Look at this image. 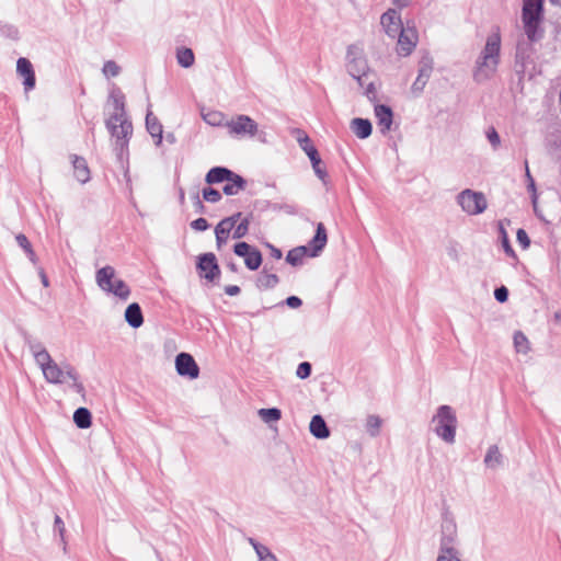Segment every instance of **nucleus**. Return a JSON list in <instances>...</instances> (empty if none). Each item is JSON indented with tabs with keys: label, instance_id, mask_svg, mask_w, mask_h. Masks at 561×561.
<instances>
[{
	"label": "nucleus",
	"instance_id": "nucleus-1",
	"mask_svg": "<svg viewBox=\"0 0 561 561\" xmlns=\"http://www.w3.org/2000/svg\"><path fill=\"white\" fill-rule=\"evenodd\" d=\"M107 102L113 105L114 113L105 121V126L115 138L114 151L119 162L128 157V144L133 135V124L126 112V98L123 91L115 84L108 93Z\"/></svg>",
	"mask_w": 561,
	"mask_h": 561
},
{
	"label": "nucleus",
	"instance_id": "nucleus-2",
	"mask_svg": "<svg viewBox=\"0 0 561 561\" xmlns=\"http://www.w3.org/2000/svg\"><path fill=\"white\" fill-rule=\"evenodd\" d=\"M502 36L499 27H494L486 36L485 44L476 58L472 78L478 83L491 80L501 64Z\"/></svg>",
	"mask_w": 561,
	"mask_h": 561
},
{
	"label": "nucleus",
	"instance_id": "nucleus-3",
	"mask_svg": "<svg viewBox=\"0 0 561 561\" xmlns=\"http://www.w3.org/2000/svg\"><path fill=\"white\" fill-rule=\"evenodd\" d=\"M431 428L444 443L453 445L456 442L458 420L456 411L447 404L439 405L433 414Z\"/></svg>",
	"mask_w": 561,
	"mask_h": 561
},
{
	"label": "nucleus",
	"instance_id": "nucleus-4",
	"mask_svg": "<svg viewBox=\"0 0 561 561\" xmlns=\"http://www.w3.org/2000/svg\"><path fill=\"white\" fill-rule=\"evenodd\" d=\"M116 271L111 265L99 268L95 273V282L100 289L107 295H113L122 301L128 300L131 290L124 279L116 278Z\"/></svg>",
	"mask_w": 561,
	"mask_h": 561
},
{
	"label": "nucleus",
	"instance_id": "nucleus-5",
	"mask_svg": "<svg viewBox=\"0 0 561 561\" xmlns=\"http://www.w3.org/2000/svg\"><path fill=\"white\" fill-rule=\"evenodd\" d=\"M327 242L328 236L325 227L322 222H319L317 225L316 234L309 242V245H301L291 249L286 255V261L294 266L299 265L302 263V260L308 254V252L311 257L318 256L320 252L324 249Z\"/></svg>",
	"mask_w": 561,
	"mask_h": 561
},
{
	"label": "nucleus",
	"instance_id": "nucleus-6",
	"mask_svg": "<svg viewBox=\"0 0 561 561\" xmlns=\"http://www.w3.org/2000/svg\"><path fill=\"white\" fill-rule=\"evenodd\" d=\"M227 130L233 138H257L260 141L265 142V138H263L265 134L260 130L259 124L245 114L230 117L227 123Z\"/></svg>",
	"mask_w": 561,
	"mask_h": 561
},
{
	"label": "nucleus",
	"instance_id": "nucleus-7",
	"mask_svg": "<svg viewBox=\"0 0 561 561\" xmlns=\"http://www.w3.org/2000/svg\"><path fill=\"white\" fill-rule=\"evenodd\" d=\"M543 0H524L522 10V21L524 31L530 41L540 37L539 25L542 20Z\"/></svg>",
	"mask_w": 561,
	"mask_h": 561
},
{
	"label": "nucleus",
	"instance_id": "nucleus-8",
	"mask_svg": "<svg viewBox=\"0 0 561 561\" xmlns=\"http://www.w3.org/2000/svg\"><path fill=\"white\" fill-rule=\"evenodd\" d=\"M346 69L350 76L357 81L359 87H364L367 79L374 77L362 51L355 46H351L347 49Z\"/></svg>",
	"mask_w": 561,
	"mask_h": 561
},
{
	"label": "nucleus",
	"instance_id": "nucleus-9",
	"mask_svg": "<svg viewBox=\"0 0 561 561\" xmlns=\"http://www.w3.org/2000/svg\"><path fill=\"white\" fill-rule=\"evenodd\" d=\"M456 202L463 213L477 216L488 208V199L482 192L466 188L456 196Z\"/></svg>",
	"mask_w": 561,
	"mask_h": 561
},
{
	"label": "nucleus",
	"instance_id": "nucleus-10",
	"mask_svg": "<svg viewBox=\"0 0 561 561\" xmlns=\"http://www.w3.org/2000/svg\"><path fill=\"white\" fill-rule=\"evenodd\" d=\"M457 539L458 527L456 519L450 513L445 512L442 516L438 550L457 549Z\"/></svg>",
	"mask_w": 561,
	"mask_h": 561
},
{
	"label": "nucleus",
	"instance_id": "nucleus-11",
	"mask_svg": "<svg viewBox=\"0 0 561 561\" xmlns=\"http://www.w3.org/2000/svg\"><path fill=\"white\" fill-rule=\"evenodd\" d=\"M233 252L236 255L243 257L245 266L251 271H256L262 264L261 252L247 242H238Z\"/></svg>",
	"mask_w": 561,
	"mask_h": 561
},
{
	"label": "nucleus",
	"instance_id": "nucleus-12",
	"mask_svg": "<svg viewBox=\"0 0 561 561\" xmlns=\"http://www.w3.org/2000/svg\"><path fill=\"white\" fill-rule=\"evenodd\" d=\"M397 51L401 56H409L419 42L417 31L413 25L407 24L397 35Z\"/></svg>",
	"mask_w": 561,
	"mask_h": 561
},
{
	"label": "nucleus",
	"instance_id": "nucleus-13",
	"mask_svg": "<svg viewBox=\"0 0 561 561\" xmlns=\"http://www.w3.org/2000/svg\"><path fill=\"white\" fill-rule=\"evenodd\" d=\"M197 268L199 271L201 277L209 282L216 280L220 275L217 259L213 253H205L199 256Z\"/></svg>",
	"mask_w": 561,
	"mask_h": 561
},
{
	"label": "nucleus",
	"instance_id": "nucleus-14",
	"mask_svg": "<svg viewBox=\"0 0 561 561\" xmlns=\"http://www.w3.org/2000/svg\"><path fill=\"white\" fill-rule=\"evenodd\" d=\"M199 367L191 354H178V375L195 380L199 377Z\"/></svg>",
	"mask_w": 561,
	"mask_h": 561
},
{
	"label": "nucleus",
	"instance_id": "nucleus-15",
	"mask_svg": "<svg viewBox=\"0 0 561 561\" xmlns=\"http://www.w3.org/2000/svg\"><path fill=\"white\" fill-rule=\"evenodd\" d=\"M16 73L23 78L24 91L28 92L36 85V76L32 62L25 58L20 57L16 61Z\"/></svg>",
	"mask_w": 561,
	"mask_h": 561
},
{
	"label": "nucleus",
	"instance_id": "nucleus-16",
	"mask_svg": "<svg viewBox=\"0 0 561 561\" xmlns=\"http://www.w3.org/2000/svg\"><path fill=\"white\" fill-rule=\"evenodd\" d=\"M380 23L387 35L392 38H396L399 32L404 27L399 12L394 9H389L381 15Z\"/></svg>",
	"mask_w": 561,
	"mask_h": 561
},
{
	"label": "nucleus",
	"instance_id": "nucleus-17",
	"mask_svg": "<svg viewBox=\"0 0 561 561\" xmlns=\"http://www.w3.org/2000/svg\"><path fill=\"white\" fill-rule=\"evenodd\" d=\"M241 218V213H237L230 217H227L219 221L215 228L216 243L218 249L226 244L230 232H233V228L238 220Z\"/></svg>",
	"mask_w": 561,
	"mask_h": 561
},
{
	"label": "nucleus",
	"instance_id": "nucleus-18",
	"mask_svg": "<svg viewBox=\"0 0 561 561\" xmlns=\"http://www.w3.org/2000/svg\"><path fill=\"white\" fill-rule=\"evenodd\" d=\"M124 319L130 328H140L144 324V314L140 305L138 302L129 304L125 309Z\"/></svg>",
	"mask_w": 561,
	"mask_h": 561
},
{
	"label": "nucleus",
	"instance_id": "nucleus-19",
	"mask_svg": "<svg viewBox=\"0 0 561 561\" xmlns=\"http://www.w3.org/2000/svg\"><path fill=\"white\" fill-rule=\"evenodd\" d=\"M375 116L377 118V124L382 134H387L390 131L392 126V111L387 105H376L375 106Z\"/></svg>",
	"mask_w": 561,
	"mask_h": 561
},
{
	"label": "nucleus",
	"instance_id": "nucleus-20",
	"mask_svg": "<svg viewBox=\"0 0 561 561\" xmlns=\"http://www.w3.org/2000/svg\"><path fill=\"white\" fill-rule=\"evenodd\" d=\"M146 128L151 137L154 139V145L161 147L163 142V127L156 116L151 112L147 113L146 116Z\"/></svg>",
	"mask_w": 561,
	"mask_h": 561
},
{
	"label": "nucleus",
	"instance_id": "nucleus-21",
	"mask_svg": "<svg viewBox=\"0 0 561 561\" xmlns=\"http://www.w3.org/2000/svg\"><path fill=\"white\" fill-rule=\"evenodd\" d=\"M70 158L76 179L82 184L87 183L90 180V170L87 160L77 154H71Z\"/></svg>",
	"mask_w": 561,
	"mask_h": 561
},
{
	"label": "nucleus",
	"instance_id": "nucleus-22",
	"mask_svg": "<svg viewBox=\"0 0 561 561\" xmlns=\"http://www.w3.org/2000/svg\"><path fill=\"white\" fill-rule=\"evenodd\" d=\"M350 128L354 135L359 139H366L371 135L373 126L368 119L353 118L350 123Z\"/></svg>",
	"mask_w": 561,
	"mask_h": 561
},
{
	"label": "nucleus",
	"instance_id": "nucleus-23",
	"mask_svg": "<svg viewBox=\"0 0 561 561\" xmlns=\"http://www.w3.org/2000/svg\"><path fill=\"white\" fill-rule=\"evenodd\" d=\"M309 431L318 439H325L330 436V431L321 415L312 416Z\"/></svg>",
	"mask_w": 561,
	"mask_h": 561
},
{
	"label": "nucleus",
	"instance_id": "nucleus-24",
	"mask_svg": "<svg viewBox=\"0 0 561 561\" xmlns=\"http://www.w3.org/2000/svg\"><path fill=\"white\" fill-rule=\"evenodd\" d=\"M43 375L47 382L59 385L65 381L64 368L53 362L48 367H44Z\"/></svg>",
	"mask_w": 561,
	"mask_h": 561
},
{
	"label": "nucleus",
	"instance_id": "nucleus-25",
	"mask_svg": "<svg viewBox=\"0 0 561 561\" xmlns=\"http://www.w3.org/2000/svg\"><path fill=\"white\" fill-rule=\"evenodd\" d=\"M229 176H232L231 170L224 167H216L207 172L205 181L207 184H218L227 181Z\"/></svg>",
	"mask_w": 561,
	"mask_h": 561
},
{
	"label": "nucleus",
	"instance_id": "nucleus-26",
	"mask_svg": "<svg viewBox=\"0 0 561 561\" xmlns=\"http://www.w3.org/2000/svg\"><path fill=\"white\" fill-rule=\"evenodd\" d=\"M73 423L80 430H87L92 425V413L88 408L79 407L73 412Z\"/></svg>",
	"mask_w": 561,
	"mask_h": 561
},
{
	"label": "nucleus",
	"instance_id": "nucleus-27",
	"mask_svg": "<svg viewBox=\"0 0 561 561\" xmlns=\"http://www.w3.org/2000/svg\"><path fill=\"white\" fill-rule=\"evenodd\" d=\"M225 182L224 193L229 196L237 195L245 186V181L234 172H232V176H229Z\"/></svg>",
	"mask_w": 561,
	"mask_h": 561
},
{
	"label": "nucleus",
	"instance_id": "nucleus-28",
	"mask_svg": "<svg viewBox=\"0 0 561 561\" xmlns=\"http://www.w3.org/2000/svg\"><path fill=\"white\" fill-rule=\"evenodd\" d=\"M203 119L210 126L214 127H226L229 118L219 111H208L203 113Z\"/></svg>",
	"mask_w": 561,
	"mask_h": 561
},
{
	"label": "nucleus",
	"instance_id": "nucleus-29",
	"mask_svg": "<svg viewBox=\"0 0 561 561\" xmlns=\"http://www.w3.org/2000/svg\"><path fill=\"white\" fill-rule=\"evenodd\" d=\"M249 542L255 550L257 561H278L266 546L257 542L253 538H249Z\"/></svg>",
	"mask_w": 561,
	"mask_h": 561
},
{
	"label": "nucleus",
	"instance_id": "nucleus-30",
	"mask_svg": "<svg viewBox=\"0 0 561 561\" xmlns=\"http://www.w3.org/2000/svg\"><path fill=\"white\" fill-rule=\"evenodd\" d=\"M382 420L375 414L368 415L365 423V428L370 437H377L380 434Z\"/></svg>",
	"mask_w": 561,
	"mask_h": 561
},
{
	"label": "nucleus",
	"instance_id": "nucleus-31",
	"mask_svg": "<svg viewBox=\"0 0 561 561\" xmlns=\"http://www.w3.org/2000/svg\"><path fill=\"white\" fill-rule=\"evenodd\" d=\"M502 462V455L499 450V447L493 445L489 447L486 455L484 457V463L489 468H497Z\"/></svg>",
	"mask_w": 561,
	"mask_h": 561
},
{
	"label": "nucleus",
	"instance_id": "nucleus-32",
	"mask_svg": "<svg viewBox=\"0 0 561 561\" xmlns=\"http://www.w3.org/2000/svg\"><path fill=\"white\" fill-rule=\"evenodd\" d=\"M195 62V56L191 48H178V64L184 68H191Z\"/></svg>",
	"mask_w": 561,
	"mask_h": 561
},
{
	"label": "nucleus",
	"instance_id": "nucleus-33",
	"mask_svg": "<svg viewBox=\"0 0 561 561\" xmlns=\"http://www.w3.org/2000/svg\"><path fill=\"white\" fill-rule=\"evenodd\" d=\"M257 415L264 423L277 422L282 417V412L277 408L260 409Z\"/></svg>",
	"mask_w": 561,
	"mask_h": 561
},
{
	"label": "nucleus",
	"instance_id": "nucleus-34",
	"mask_svg": "<svg viewBox=\"0 0 561 561\" xmlns=\"http://www.w3.org/2000/svg\"><path fill=\"white\" fill-rule=\"evenodd\" d=\"M0 34L11 41L18 42L20 39L19 28L11 23L0 21Z\"/></svg>",
	"mask_w": 561,
	"mask_h": 561
},
{
	"label": "nucleus",
	"instance_id": "nucleus-35",
	"mask_svg": "<svg viewBox=\"0 0 561 561\" xmlns=\"http://www.w3.org/2000/svg\"><path fill=\"white\" fill-rule=\"evenodd\" d=\"M504 222L510 224L508 220H500L499 224H497L499 232H500V238H501V241H502V245H503V249H504V251H505V253L507 255L514 256L515 252H514L513 248L511 247V243H510V240H508V236H507L506 229L504 227Z\"/></svg>",
	"mask_w": 561,
	"mask_h": 561
},
{
	"label": "nucleus",
	"instance_id": "nucleus-36",
	"mask_svg": "<svg viewBox=\"0 0 561 561\" xmlns=\"http://www.w3.org/2000/svg\"><path fill=\"white\" fill-rule=\"evenodd\" d=\"M514 346H515L516 352L522 353V354H527L530 350V344H529L528 339L520 331H517L514 334Z\"/></svg>",
	"mask_w": 561,
	"mask_h": 561
},
{
	"label": "nucleus",
	"instance_id": "nucleus-37",
	"mask_svg": "<svg viewBox=\"0 0 561 561\" xmlns=\"http://www.w3.org/2000/svg\"><path fill=\"white\" fill-rule=\"evenodd\" d=\"M297 141L307 156L310 152L317 150L316 147L311 144L309 136L305 131L297 130Z\"/></svg>",
	"mask_w": 561,
	"mask_h": 561
},
{
	"label": "nucleus",
	"instance_id": "nucleus-38",
	"mask_svg": "<svg viewBox=\"0 0 561 561\" xmlns=\"http://www.w3.org/2000/svg\"><path fill=\"white\" fill-rule=\"evenodd\" d=\"M278 283V277L275 274L262 273L257 278V286L261 288H271Z\"/></svg>",
	"mask_w": 561,
	"mask_h": 561
},
{
	"label": "nucleus",
	"instance_id": "nucleus-39",
	"mask_svg": "<svg viewBox=\"0 0 561 561\" xmlns=\"http://www.w3.org/2000/svg\"><path fill=\"white\" fill-rule=\"evenodd\" d=\"M436 561H462L458 549L438 550Z\"/></svg>",
	"mask_w": 561,
	"mask_h": 561
},
{
	"label": "nucleus",
	"instance_id": "nucleus-40",
	"mask_svg": "<svg viewBox=\"0 0 561 561\" xmlns=\"http://www.w3.org/2000/svg\"><path fill=\"white\" fill-rule=\"evenodd\" d=\"M102 72L106 78L117 77L121 73V67L114 60L104 62Z\"/></svg>",
	"mask_w": 561,
	"mask_h": 561
},
{
	"label": "nucleus",
	"instance_id": "nucleus-41",
	"mask_svg": "<svg viewBox=\"0 0 561 561\" xmlns=\"http://www.w3.org/2000/svg\"><path fill=\"white\" fill-rule=\"evenodd\" d=\"M34 359L42 371H44V367H48L54 362L47 350L37 352V354L34 355Z\"/></svg>",
	"mask_w": 561,
	"mask_h": 561
},
{
	"label": "nucleus",
	"instance_id": "nucleus-42",
	"mask_svg": "<svg viewBox=\"0 0 561 561\" xmlns=\"http://www.w3.org/2000/svg\"><path fill=\"white\" fill-rule=\"evenodd\" d=\"M364 90V94L368 98L370 101H375L377 99V87L375 81V76L370 79H367L364 87H360Z\"/></svg>",
	"mask_w": 561,
	"mask_h": 561
},
{
	"label": "nucleus",
	"instance_id": "nucleus-43",
	"mask_svg": "<svg viewBox=\"0 0 561 561\" xmlns=\"http://www.w3.org/2000/svg\"><path fill=\"white\" fill-rule=\"evenodd\" d=\"M24 342L27 345V347L33 356L35 354H37V352H42V351L46 350L44 347V345L37 339H34L31 335H25Z\"/></svg>",
	"mask_w": 561,
	"mask_h": 561
},
{
	"label": "nucleus",
	"instance_id": "nucleus-44",
	"mask_svg": "<svg viewBox=\"0 0 561 561\" xmlns=\"http://www.w3.org/2000/svg\"><path fill=\"white\" fill-rule=\"evenodd\" d=\"M249 230V219L243 218L238 225L236 224L232 232V238L240 239L243 238Z\"/></svg>",
	"mask_w": 561,
	"mask_h": 561
},
{
	"label": "nucleus",
	"instance_id": "nucleus-45",
	"mask_svg": "<svg viewBox=\"0 0 561 561\" xmlns=\"http://www.w3.org/2000/svg\"><path fill=\"white\" fill-rule=\"evenodd\" d=\"M54 533L59 535L61 542L66 546V541H65V533H66L65 523H64V520L61 519V517L59 515H55Z\"/></svg>",
	"mask_w": 561,
	"mask_h": 561
},
{
	"label": "nucleus",
	"instance_id": "nucleus-46",
	"mask_svg": "<svg viewBox=\"0 0 561 561\" xmlns=\"http://www.w3.org/2000/svg\"><path fill=\"white\" fill-rule=\"evenodd\" d=\"M203 197L206 202L217 203L221 199V194L219 191H217L215 188L207 187V188H204V191H203Z\"/></svg>",
	"mask_w": 561,
	"mask_h": 561
},
{
	"label": "nucleus",
	"instance_id": "nucleus-47",
	"mask_svg": "<svg viewBox=\"0 0 561 561\" xmlns=\"http://www.w3.org/2000/svg\"><path fill=\"white\" fill-rule=\"evenodd\" d=\"M485 135H486V138H488L489 142L491 144L492 148L494 150H496L501 145V138H500V135L497 134L496 129L494 127H490L486 130Z\"/></svg>",
	"mask_w": 561,
	"mask_h": 561
},
{
	"label": "nucleus",
	"instance_id": "nucleus-48",
	"mask_svg": "<svg viewBox=\"0 0 561 561\" xmlns=\"http://www.w3.org/2000/svg\"><path fill=\"white\" fill-rule=\"evenodd\" d=\"M311 374V365L308 362H302L298 365L296 376L299 379H306Z\"/></svg>",
	"mask_w": 561,
	"mask_h": 561
},
{
	"label": "nucleus",
	"instance_id": "nucleus-49",
	"mask_svg": "<svg viewBox=\"0 0 561 561\" xmlns=\"http://www.w3.org/2000/svg\"><path fill=\"white\" fill-rule=\"evenodd\" d=\"M69 379L72 380V382L69 385V388H71L73 391H76L77 393L84 397L85 389H84L83 383L79 380V374L75 375V377H69Z\"/></svg>",
	"mask_w": 561,
	"mask_h": 561
},
{
	"label": "nucleus",
	"instance_id": "nucleus-50",
	"mask_svg": "<svg viewBox=\"0 0 561 561\" xmlns=\"http://www.w3.org/2000/svg\"><path fill=\"white\" fill-rule=\"evenodd\" d=\"M15 241L19 244V247H21L24 250V252H27L30 249L33 248L28 238L24 233H18L15 236Z\"/></svg>",
	"mask_w": 561,
	"mask_h": 561
},
{
	"label": "nucleus",
	"instance_id": "nucleus-51",
	"mask_svg": "<svg viewBox=\"0 0 561 561\" xmlns=\"http://www.w3.org/2000/svg\"><path fill=\"white\" fill-rule=\"evenodd\" d=\"M431 73H432V66L430 64H423V65H421V67L419 69L417 78L427 83V81L431 77Z\"/></svg>",
	"mask_w": 561,
	"mask_h": 561
},
{
	"label": "nucleus",
	"instance_id": "nucleus-52",
	"mask_svg": "<svg viewBox=\"0 0 561 561\" xmlns=\"http://www.w3.org/2000/svg\"><path fill=\"white\" fill-rule=\"evenodd\" d=\"M517 241L519 244L526 249L529 247L530 240L528 238L527 232L524 229H518L516 233Z\"/></svg>",
	"mask_w": 561,
	"mask_h": 561
},
{
	"label": "nucleus",
	"instance_id": "nucleus-53",
	"mask_svg": "<svg viewBox=\"0 0 561 561\" xmlns=\"http://www.w3.org/2000/svg\"><path fill=\"white\" fill-rule=\"evenodd\" d=\"M494 297L499 302H505L508 298V290L505 286H501L494 290Z\"/></svg>",
	"mask_w": 561,
	"mask_h": 561
},
{
	"label": "nucleus",
	"instance_id": "nucleus-54",
	"mask_svg": "<svg viewBox=\"0 0 561 561\" xmlns=\"http://www.w3.org/2000/svg\"><path fill=\"white\" fill-rule=\"evenodd\" d=\"M191 227L196 231H204L208 228V222L205 218H197L192 221Z\"/></svg>",
	"mask_w": 561,
	"mask_h": 561
},
{
	"label": "nucleus",
	"instance_id": "nucleus-55",
	"mask_svg": "<svg viewBox=\"0 0 561 561\" xmlns=\"http://www.w3.org/2000/svg\"><path fill=\"white\" fill-rule=\"evenodd\" d=\"M312 169L316 173V175L322 181V182H325V178H327V170L321 164H314L312 165Z\"/></svg>",
	"mask_w": 561,
	"mask_h": 561
},
{
	"label": "nucleus",
	"instance_id": "nucleus-56",
	"mask_svg": "<svg viewBox=\"0 0 561 561\" xmlns=\"http://www.w3.org/2000/svg\"><path fill=\"white\" fill-rule=\"evenodd\" d=\"M286 304L289 308H298L301 306L302 301L299 297L290 296L286 299Z\"/></svg>",
	"mask_w": 561,
	"mask_h": 561
},
{
	"label": "nucleus",
	"instance_id": "nucleus-57",
	"mask_svg": "<svg viewBox=\"0 0 561 561\" xmlns=\"http://www.w3.org/2000/svg\"><path fill=\"white\" fill-rule=\"evenodd\" d=\"M61 367L64 368L65 376L68 378L75 377V375H78V371L76 370V368L68 363H65Z\"/></svg>",
	"mask_w": 561,
	"mask_h": 561
},
{
	"label": "nucleus",
	"instance_id": "nucleus-58",
	"mask_svg": "<svg viewBox=\"0 0 561 561\" xmlns=\"http://www.w3.org/2000/svg\"><path fill=\"white\" fill-rule=\"evenodd\" d=\"M37 273H38V276L41 278V283L43 284V286L44 287H48L49 286V279H48V276L45 273V270L42 266H37Z\"/></svg>",
	"mask_w": 561,
	"mask_h": 561
},
{
	"label": "nucleus",
	"instance_id": "nucleus-59",
	"mask_svg": "<svg viewBox=\"0 0 561 561\" xmlns=\"http://www.w3.org/2000/svg\"><path fill=\"white\" fill-rule=\"evenodd\" d=\"M425 85H426V82H424L423 80H420L419 78H416V80L412 84V91L416 92V93H420V92L423 91Z\"/></svg>",
	"mask_w": 561,
	"mask_h": 561
},
{
	"label": "nucleus",
	"instance_id": "nucleus-60",
	"mask_svg": "<svg viewBox=\"0 0 561 561\" xmlns=\"http://www.w3.org/2000/svg\"><path fill=\"white\" fill-rule=\"evenodd\" d=\"M28 260L32 262V264L37 268L38 265V259L36 253L34 252L33 248L30 249L27 252H25Z\"/></svg>",
	"mask_w": 561,
	"mask_h": 561
},
{
	"label": "nucleus",
	"instance_id": "nucleus-61",
	"mask_svg": "<svg viewBox=\"0 0 561 561\" xmlns=\"http://www.w3.org/2000/svg\"><path fill=\"white\" fill-rule=\"evenodd\" d=\"M225 293L228 296H237L240 293V288L237 285H229L225 287Z\"/></svg>",
	"mask_w": 561,
	"mask_h": 561
},
{
	"label": "nucleus",
	"instance_id": "nucleus-62",
	"mask_svg": "<svg viewBox=\"0 0 561 561\" xmlns=\"http://www.w3.org/2000/svg\"><path fill=\"white\" fill-rule=\"evenodd\" d=\"M308 157H309L310 162H311V164H312V165H314V164H321V162H322V161H321V158H320V156H319V153H318V150L310 152V153L308 154Z\"/></svg>",
	"mask_w": 561,
	"mask_h": 561
},
{
	"label": "nucleus",
	"instance_id": "nucleus-63",
	"mask_svg": "<svg viewBox=\"0 0 561 561\" xmlns=\"http://www.w3.org/2000/svg\"><path fill=\"white\" fill-rule=\"evenodd\" d=\"M164 139L171 146L175 142V136L173 133H168Z\"/></svg>",
	"mask_w": 561,
	"mask_h": 561
},
{
	"label": "nucleus",
	"instance_id": "nucleus-64",
	"mask_svg": "<svg viewBox=\"0 0 561 561\" xmlns=\"http://www.w3.org/2000/svg\"><path fill=\"white\" fill-rule=\"evenodd\" d=\"M272 255L275 257V259H280L282 257V252L280 250L276 249V248H273L272 247Z\"/></svg>",
	"mask_w": 561,
	"mask_h": 561
}]
</instances>
